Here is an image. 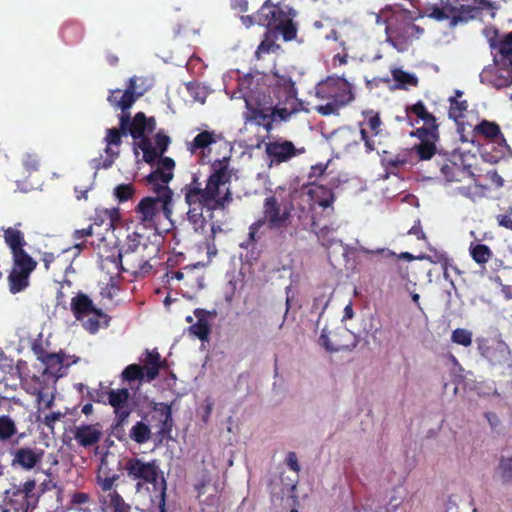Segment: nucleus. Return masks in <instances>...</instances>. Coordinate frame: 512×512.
<instances>
[{
	"instance_id": "nucleus-26",
	"label": "nucleus",
	"mask_w": 512,
	"mask_h": 512,
	"mask_svg": "<svg viewBox=\"0 0 512 512\" xmlns=\"http://www.w3.org/2000/svg\"><path fill=\"white\" fill-rule=\"evenodd\" d=\"M464 182H466L465 185L455 187V194L461 195L473 202L487 196L489 187L478 183L473 172L471 173V179H466Z\"/></svg>"
},
{
	"instance_id": "nucleus-60",
	"label": "nucleus",
	"mask_w": 512,
	"mask_h": 512,
	"mask_svg": "<svg viewBox=\"0 0 512 512\" xmlns=\"http://www.w3.org/2000/svg\"><path fill=\"white\" fill-rule=\"evenodd\" d=\"M23 166L29 172H35L40 167V159L36 154L28 153L23 158Z\"/></svg>"
},
{
	"instance_id": "nucleus-9",
	"label": "nucleus",
	"mask_w": 512,
	"mask_h": 512,
	"mask_svg": "<svg viewBox=\"0 0 512 512\" xmlns=\"http://www.w3.org/2000/svg\"><path fill=\"white\" fill-rule=\"evenodd\" d=\"M158 252V246L150 241L138 250H134L133 253L122 255L120 259L121 269L136 276L149 273L152 269L150 261L157 257Z\"/></svg>"
},
{
	"instance_id": "nucleus-23",
	"label": "nucleus",
	"mask_w": 512,
	"mask_h": 512,
	"mask_svg": "<svg viewBox=\"0 0 512 512\" xmlns=\"http://www.w3.org/2000/svg\"><path fill=\"white\" fill-rule=\"evenodd\" d=\"M147 185L149 186V190L155 194V196L151 197L161 202L163 216L171 220L174 194L172 189L168 184L162 182H152L147 183Z\"/></svg>"
},
{
	"instance_id": "nucleus-25",
	"label": "nucleus",
	"mask_w": 512,
	"mask_h": 512,
	"mask_svg": "<svg viewBox=\"0 0 512 512\" xmlns=\"http://www.w3.org/2000/svg\"><path fill=\"white\" fill-rule=\"evenodd\" d=\"M101 436L102 432L98 428V424L80 425L74 431V439L84 448L96 445L100 441Z\"/></svg>"
},
{
	"instance_id": "nucleus-22",
	"label": "nucleus",
	"mask_w": 512,
	"mask_h": 512,
	"mask_svg": "<svg viewBox=\"0 0 512 512\" xmlns=\"http://www.w3.org/2000/svg\"><path fill=\"white\" fill-rule=\"evenodd\" d=\"M71 311L74 317L83 321L90 315L106 316L102 309L95 306L92 299L85 293L79 292L71 299Z\"/></svg>"
},
{
	"instance_id": "nucleus-10",
	"label": "nucleus",
	"mask_w": 512,
	"mask_h": 512,
	"mask_svg": "<svg viewBox=\"0 0 512 512\" xmlns=\"http://www.w3.org/2000/svg\"><path fill=\"white\" fill-rule=\"evenodd\" d=\"M315 94L319 99L333 100L340 104H349L354 99L351 84L341 77H328L318 83Z\"/></svg>"
},
{
	"instance_id": "nucleus-55",
	"label": "nucleus",
	"mask_w": 512,
	"mask_h": 512,
	"mask_svg": "<svg viewBox=\"0 0 512 512\" xmlns=\"http://www.w3.org/2000/svg\"><path fill=\"white\" fill-rule=\"evenodd\" d=\"M347 104H340L337 101L327 100L324 105H318L315 109L322 116L338 114L339 110Z\"/></svg>"
},
{
	"instance_id": "nucleus-21",
	"label": "nucleus",
	"mask_w": 512,
	"mask_h": 512,
	"mask_svg": "<svg viewBox=\"0 0 512 512\" xmlns=\"http://www.w3.org/2000/svg\"><path fill=\"white\" fill-rule=\"evenodd\" d=\"M181 192L183 193L185 203L188 206L187 219L189 223L193 226L195 231H203L207 224L203 211L205 208H207L208 211H213L214 209L211 208L212 205L205 203L197 197L188 199V191Z\"/></svg>"
},
{
	"instance_id": "nucleus-6",
	"label": "nucleus",
	"mask_w": 512,
	"mask_h": 512,
	"mask_svg": "<svg viewBox=\"0 0 512 512\" xmlns=\"http://www.w3.org/2000/svg\"><path fill=\"white\" fill-rule=\"evenodd\" d=\"M416 18L407 9H394L385 20L386 42L398 52L408 50L414 40L424 33V28L415 24Z\"/></svg>"
},
{
	"instance_id": "nucleus-62",
	"label": "nucleus",
	"mask_w": 512,
	"mask_h": 512,
	"mask_svg": "<svg viewBox=\"0 0 512 512\" xmlns=\"http://www.w3.org/2000/svg\"><path fill=\"white\" fill-rule=\"evenodd\" d=\"M501 476L503 481H512V457L502 459L500 462Z\"/></svg>"
},
{
	"instance_id": "nucleus-16",
	"label": "nucleus",
	"mask_w": 512,
	"mask_h": 512,
	"mask_svg": "<svg viewBox=\"0 0 512 512\" xmlns=\"http://www.w3.org/2000/svg\"><path fill=\"white\" fill-rule=\"evenodd\" d=\"M126 134L127 133H123L120 126L119 128L107 129V133L104 138V141L106 143L105 153L107 154V157L104 160H102L101 158L94 159V168L108 169L113 165L116 158H118L120 154L119 148L122 144V135Z\"/></svg>"
},
{
	"instance_id": "nucleus-20",
	"label": "nucleus",
	"mask_w": 512,
	"mask_h": 512,
	"mask_svg": "<svg viewBox=\"0 0 512 512\" xmlns=\"http://www.w3.org/2000/svg\"><path fill=\"white\" fill-rule=\"evenodd\" d=\"M45 451L37 447H20L12 451V466L21 467L24 470H32L43 460Z\"/></svg>"
},
{
	"instance_id": "nucleus-28",
	"label": "nucleus",
	"mask_w": 512,
	"mask_h": 512,
	"mask_svg": "<svg viewBox=\"0 0 512 512\" xmlns=\"http://www.w3.org/2000/svg\"><path fill=\"white\" fill-rule=\"evenodd\" d=\"M194 315L197 318V322L190 325L188 328L189 333L198 339L205 341L208 339L211 332L210 324L207 321L209 312L202 308H196L194 310Z\"/></svg>"
},
{
	"instance_id": "nucleus-13",
	"label": "nucleus",
	"mask_w": 512,
	"mask_h": 512,
	"mask_svg": "<svg viewBox=\"0 0 512 512\" xmlns=\"http://www.w3.org/2000/svg\"><path fill=\"white\" fill-rule=\"evenodd\" d=\"M36 487L35 480L26 481L23 486H14L6 491V497L14 507L15 511L32 512L37 506L39 497L34 493Z\"/></svg>"
},
{
	"instance_id": "nucleus-63",
	"label": "nucleus",
	"mask_w": 512,
	"mask_h": 512,
	"mask_svg": "<svg viewBox=\"0 0 512 512\" xmlns=\"http://www.w3.org/2000/svg\"><path fill=\"white\" fill-rule=\"evenodd\" d=\"M119 475L113 474L112 476L100 478L98 477V483L101 487V489L106 492L110 491L112 487L114 486L115 482L118 480Z\"/></svg>"
},
{
	"instance_id": "nucleus-18",
	"label": "nucleus",
	"mask_w": 512,
	"mask_h": 512,
	"mask_svg": "<svg viewBox=\"0 0 512 512\" xmlns=\"http://www.w3.org/2000/svg\"><path fill=\"white\" fill-rule=\"evenodd\" d=\"M496 67L484 69L480 75L481 82L489 84L494 88L501 89L512 83V66L503 65L495 55Z\"/></svg>"
},
{
	"instance_id": "nucleus-61",
	"label": "nucleus",
	"mask_w": 512,
	"mask_h": 512,
	"mask_svg": "<svg viewBox=\"0 0 512 512\" xmlns=\"http://www.w3.org/2000/svg\"><path fill=\"white\" fill-rule=\"evenodd\" d=\"M104 317L105 316L90 315V316H88L87 320H85V321L83 320V327L89 333L94 334L100 328V319L104 318Z\"/></svg>"
},
{
	"instance_id": "nucleus-50",
	"label": "nucleus",
	"mask_w": 512,
	"mask_h": 512,
	"mask_svg": "<svg viewBox=\"0 0 512 512\" xmlns=\"http://www.w3.org/2000/svg\"><path fill=\"white\" fill-rule=\"evenodd\" d=\"M451 341L457 345L468 347L472 344V332L465 328H456L451 334Z\"/></svg>"
},
{
	"instance_id": "nucleus-64",
	"label": "nucleus",
	"mask_w": 512,
	"mask_h": 512,
	"mask_svg": "<svg viewBox=\"0 0 512 512\" xmlns=\"http://www.w3.org/2000/svg\"><path fill=\"white\" fill-rule=\"evenodd\" d=\"M450 9H452V5L447 4L442 8H435L432 12V15L438 20L449 19L451 18Z\"/></svg>"
},
{
	"instance_id": "nucleus-17",
	"label": "nucleus",
	"mask_w": 512,
	"mask_h": 512,
	"mask_svg": "<svg viewBox=\"0 0 512 512\" xmlns=\"http://www.w3.org/2000/svg\"><path fill=\"white\" fill-rule=\"evenodd\" d=\"M476 343L480 355L492 365H499L507 360L509 350L504 341L479 337Z\"/></svg>"
},
{
	"instance_id": "nucleus-58",
	"label": "nucleus",
	"mask_w": 512,
	"mask_h": 512,
	"mask_svg": "<svg viewBox=\"0 0 512 512\" xmlns=\"http://www.w3.org/2000/svg\"><path fill=\"white\" fill-rule=\"evenodd\" d=\"M66 413L55 411L51 412L42 419V423L51 431H54L55 424L65 417Z\"/></svg>"
},
{
	"instance_id": "nucleus-15",
	"label": "nucleus",
	"mask_w": 512,
	"mask_h": 512,
	"mask_svg": "<svg viewBox=\"0 0 512 512\" xmlns=\"http://www.w3.org/2000/svg\"><path fill=\"white\" fill-rule=\"evenodd\" d=\"M456 5H452L451 19L454 22L468 21L478 16L479 11L483 9H494V3L490 0H455Z\"/></svg>"
},
{
	"instance_id": "nucleus-12",
	"label": "nucleus",
	"mask_w": 512,
	"mask_h": 512,
	"mask_svg": "<svg viewBox=\"0 0 512 512\" xmlns=\"http://www.w3.org/2000/svg\"><path fill=\"white\" fill-rule=\"evenodd\" d=\"M319 342L328 352L352 351L358 345L356 336L344 327L334 331L324 328Z\"/></svg>"
},
{
	"instance_id": "nucleus-46",
	"label": "nucleus",
	"mask_w": 512,
	"mask_h": 512,
	"mask_svg": "<svg viewBox=\"0 0 512 512\" xmlns=\"http://www.w3.org/2000/svg\"><path fill=\"white\" fill-rule=\"evenodd\" d=\"M107 498V507L111 512H131V506L125 502L117 491L110 492Z\"/></svg>"
},
{
	"instance_id": "nucleus-33",
	"label": "nucleus",
	"mask_w": 512,
	"mask_h": 512,
	"mask_svg": "<svg viewBox=\"0 0 512 512\" xmlns=\"http://www.w3.org/2000/svg\"><path fill=\"white\" fill-rule=\"evenodd\" d=\"M311 200L323 208L332 207L335 201V195L332 189L324 187L323 185L315 186L309 190Z\"/></svg>"
},
{
	"instance_id": "nucleus-4",
	"label": "nucleus",
	"mask_w": 512,
	"mask_h": 512,
	"mask_svg": "<svg viewBox=\"0 0 512 512\" xmlns=\"http://www.w3.org/2000/svg\"><path fill=\"white\" fill-rule=\"evenodd\" d=\"M123 469L127 478L135 483L137 492H140L147 485H152L154 491L158 493L155 495V499L152 500L153 503L157 501V512H167V482L157 459L145 461L137 456L130 457L125 460Z\"/></svg>"
},
{
	"instance_id": "nucleus-42",
	"label": "nucleus",
	"mask_w": 512,
	"mask_h": 512,
	"mask_svg": "<svg viewBox=\"0 0 512 512\" xmlns=\"http://www.w3.org/2000/svg\"><path fill=\"white\" fill-rule=\"evenodd\" d=\"M391 73L398 89L406 90L409 86H418V78L412 73L406 72L400 68L393 69Z\"/></svg>"
},
{
	"instance_id": "nucleus-5",
	"label": "nucleus",
	"mask_w": 512,
	"mask_h": 512,
	"mask_svg": "<svg viewBox=\"0 0 512 512\" xmlns=\"http://www.w3.org/2000/svg\"><path fill=\"white\" fill-rule=\"evenodd\" d=\"M296 11L284 0H266L257 11L256 22L270 32H278L284 41H292L297 36V24L293 21Z\"/></svg>"
},
{
	"instance_id": "nucleus-2",
	"label": "nucleus",
	"mask_w": 512,
	"mask_h": 512,
	"mask_svg": "<svg viewBox=\"0 0 512 512\" xmlns=\"http://www.w3.org/2000/svg\"><path fill=\"white\" fill-rule=\"evenodd\" d=\"M230 157H223L215 160L212 165V173L206 181L205 188L201 187L198 177L193 176L191 183L186 184L181 191H188V199L197 197L207 204L212 205V209H225L232 202V192L229 187L221 195V188L228 185L231 181L232 171L229 169Z\"/></svg>"
},
{
	"instance_id": "nucleus-38",
	"label": "nucleus",
	"mask_w": 512,
	"mask_h": 512,
	"mask_svg": "<svg viewBox=\"0 0 512 512\" xmlns=\"http://www.w3.org/2000/svg\"><path fill=\"white\" fill-rule=\"evenodd\" d=\"M13 269L32 273L37 266V262L25 251L12 253Z\"/></svg>"
},
{
	"instance_id": "nucleus-51",
	"label": "nucleus",
	"mask_w": 512,
	"mask_h": 512,
	"mask_svg": "<svg viewBox=\"0 0 512 512\" xmlns=\"http://www.w3.org/2000/svg\"><path fill=\"white\" fill-rule=\"evenodd\" d=\"M135 194L133 184H119L114 188L113 195L119 202H126L130 200Z\"/></svg>"
},
{
	"instance_id": "nucleus-24",
	"label": "nucleus",
	"mask_w": 512,
	"mask_h": 512,
	"mask_svg": "<svg viewBox=\"0 0 512 512\" xmlns=\"http://www.w3.org/2000/svg\"><path fill=\"white\" fill-rule=\"evenodd\" d=\"M37 358L44 364L45 368L43 373L45 375L52 376L54 378H59L63 375V354L58 353H49L40 349L36 351Z\"/></svg>"
},
{
	"instance_id": "nucleus-48",
	"label": "nucleus",
	"mask_w": 512,
	"mask_h": 512,
	"mask_svg": "<svg viewBox=\"0 0 512 512\" xmlns=\"http://www.w3.org/2000/svg\"><path fill=\"white\" fill-rule=\"evenodd\" d=\"M16 432L15 422L7 415L0 416V440L10 439Z\"/></svg>"
},
{
	"instance_id": "nucleus-31",
	"label": "nucleus",
	"mask_w": 512,
	"mask_h": 512,
	"mask_svg": "<svg viewBox=\"0 0 512 512\" xmlns=\"http://www.w3.org/2000/svg\"><path fill=\"white\" fill-rule=\"evenodd\" d=\"M152 418H156L158 431L163 433L169 431L172 427L171 406L166 403H154Z\"/></svg>"
},
{
	"instance_id": "nucleus-53",
	"label": "nucleus",
	"mask_w": 512,
	"mask_h": 512,
	"mask_svg": "<svg viewBox=\"0 0 512 512\" xmlns=\"http://www.w3.org/2000/svg\"><path fill=\"white\" fill-rule=\"evenodd\" d=\"M363 116L367 122V125L371 132L374 135H378L381 130L382 121L380 119L379 113L374 112L373 110H368L363 112Z\"/></svg>"
},
{
	"instance_id": "nucleus-49",
	"label": "nucleus",
	"mask_w": 512,
	"mask_h": 512,
	"mask_svg": "<svg viewBox=\"0 0 512 512\" xmlns=\"http://www.w3.org/2000/svg\"><path fill=\"white\" fill-rule=\"evenodd\" d=\"M62 37L68 43L78 42L83 35V30L79 25L67 24L62 28Z\"/></svg>"
},
{
	"instance_id": "nucleus-35",
	"label": "nucleus",
	"mask_w": 512,
	"mask_h": 512,
	"mask_svg": "<svg viewBox=\"0 0 512 512\" xmlns=\"http://www.w3.org/2000/svg\"><path fill=\"white\" fill-rule=\"evenodd\" d=\"M119 219L120 213L118 208H96L93 224L98 226L106 224L109 227H114L115 222Z\"/></svg>"
},
{
	"instance_id": "nucleus-32",
	"label": "nucleus",
	"mask_w": 512,
	"mask_h": 512,
	"mask_svg": "<svg viewBox=\"0 0 512 512\" xmlns=\"http://www.w3.org/2000/svg\"><path fill=\"white\" fill-rule=\"evenodd\" d=\"M474 131L483 136L486 139H489L498 143H506L504 135L501 133L500 127L497 123L482 120L478 125H476Z\"/></svg>"
},
{
	"instance_id": "nucleus-8",
	"label": "nucleus",
	"mask_w": 512,
	"mask_h": 512,
	"mask_svg": "<svg viewBox=\"0 0 512 512\" xmlns=\"http://www.w3.org/2000/svg\"><path fill=\"white\" fill-rule=\"evenodd\" d=\"M292 211V204L282 203L275 195H271L264 199L263 217L259 220L272 230H280L291 224Z\"/></svg>"
},
{
	"instance_id": "nucleus-1",
	"label": "nucleus",
	"mask_w": 512,
	"mask_h": 512,
	"mask_svg": "<svg viewBox=\"0 0 512 512\" xmlns=\"http://www.w3.org/2000/svg\"><path fill=\"white\" fill-rule=\"evenodd\" d=\"M297 95L295 82L289 75L273 72L243 95L246 107L243 118L269 133L294 115L308 112Z\"/></svg>"
},
{
	"instance_id": "nucleus-14",
	"label": "nucleus",
	"mask_w": 512,
	"mask_h": 512,
	"mask_svg": "<svg viewBox=\"0 0 512 512\" xmlns=\"http://www.w3.org/2000/svg\"><path fill=\"white\" fill-rule=\"evenodd\" d=\"M305 152V148H297L292 141L277 139L265 144V153L269 158V166L280 165Z\"/></svg>"
},
{
	"instance_id": "nucleus-56",
	"label": "nucleus",
	"mask_w": 512,
	"mask_h": 512,
	"mask_svg": "<svg viewBox=\"0 0 512 512\" xmlns=\"http://www.w3.org/2000/svg\"><path fill=\"white\" fill-rule=\"evenodd\" d=\"M329 300V297H327L325 293H321L314 297L310 312L312 314L318 313L319 315H322L328 306Z\"/></svg>"
},
{
	"instance_id": "nucleus-7",
	"label": "nucleus",
	"mask_w": 512,
	"mask_h": 512,
	"mask_svg": "<svg viewBox=\"0 0 512 512\" xmlns=\"http://www.w3.org/2000/svg\"><path fill=\"white\" fill-rule=\"evenodd\" d=\"M406 119L411 127H414L420 121H423V126L411 132L412 136L417 138L432 137L434 140H439V125L436 117L430 113L422 101L407 106L405 109Z\"/></svg>"
},
{
	"instance_id": "nucleus-19",
	"label": "nucleus",
	"mask_w": 512,
	"mask_h": 512,
	"mask_svg": "<svg viewBox=\"0 0 512 512\" xmlns=\"http://www.w3.org/2000/svg\"><path fill=\"white\" fill-rule=\"evenodd\" d=\"M134 211L137 219L145 228H155L158 217L162 213L161 202L150 196L144 197L136 205Z\"/></svg>"
},
{
	"instance_id": "nucleus-54",
	"label": "nucleus",
	"mask_w": 512,
	"mask_h": 512,
	"mask_svg": "<svg viewBox=\"0 0 512 512\" xmlns=\"http://www.w3.org/2000/svg\"><path fill=\"white\" fill-rule=\"evenodd\" d=\"M174 174L172 172L163 171V169L157 167L149 175L146 176V182H162L168 184L173 179Z\"/></svg>"
},
{
	"instance_id": "nucleus-39",
	"label": "nucleus",
	"mask_w": 512,
	"mask_h": 512,
	"mask_svg": "<svg viewBox=\"0 0 512 512\" xmlns=\"http://www.w3.org/2000/svg\"><path fill=\"white\" fill-rule=\"evenodd\" d=\"M420 143L413 147L420 160H430L436 153V142L432 137L419 138Z\"/></svg>"
},
{
	"instance_id": "nucleus-29",
	"label": "nucleus",
	"mask_w": 512,
	"mask_h": 512,
	"mask_svg": "<svg viewBox=\"0 0 512 512\" xmlns=\"http://www.w3.org/2000/svg\"><path fill=\"white\" fill-rule=\"evenodd\" d=\"M20 226L21 223H17L13 227L2 229L4 241L10 248L11 254L24 250V246L26 245L24 233L18 228Z\"/></svg>"
},
{
	"instance_id": "nucleus-30",
	"label": "nucleus",
	"mask_w": 512,
	"mask_h": 512,
	"mask_svg": "<svg viewBox=\"0 0 512 512\" xmlns=\"http://www.w3.org/2000/svg\"><path fill=\"white\" fill-rule=\"evenodd\" d=\"M441 173L448 182H464L466 179H471L472 171L467 167L450 161L442 165Z\"/></svg>"
},
{
	"instance_id": "nucleus-52",
	"label": "nucleus",
	"mask_w": 512,
	"mask_h": 512,
	"mask_svg": "<svg viewBox=\"0 0 512 512\" xmlns=\"http://www.w3.org/2000/svg\"><path fill=\"white\" fill-rule=\"evenodd\" d=\"M311 230L315 232L316 236L318 237V240L321 242L322 245H330L332 243V240L330 238L332 232L334 231L332 227L325 225L319 228L317 223L315 221H312Z\"/></svg>"
},
{
	"instance_id": "nucleus-34",
	"label": "nucleus",
	"mask_w": 512,
	"mask_h": 512,
	"mask_svg": "<svg viewBox=\"0 0 512 512\" xmlns=\"http://www.w3.org/2000/svg\"><path fill=\"white\" fill-rule=\"evenodd\" d=\"M31 273L11 269L8 275L9 290L12 294L19 293L26 289L29 285V278Z\"/></svg>"
},
{
	"instance_id": "nucleus-11",
	"label": "nucleus",
	"mask_w": 512,
	"mask_h": 512,
	"mask_svg": "<svg viewBox=\"0 0 512 512\" xmlns=\"http://www.w3.org/2000/svg\"><path fill=\"white\" fill-rule=\"evenodd\" d=\"M130 392L127 388L110 389L107 391V400L114 410L115 418L112 425L113 432L120 440L118 433L124 432V425L133 411L129 403Z\"/></svg>"
},
{
	"instance_id": "nucleus-27",
	"label": "nucleus",
	"mask_w": 512,
	"mask_h": 512,
	"mask_svg": "<svg viewBox=\"0 0 512 512\" xmlns=\"http://www.w3.org/2000/svg\"><path fill=\"white\" fill-rule=\"evenodd\" d=\"M144 371L146 372V382L155 380L161 369L167 366L166 360L161 359V355L157 349L146 350L145 358L143 359Z\"/></svg>"
},
{
	"instance_id": "nucleus-44",
	"label": "nucleus",
	"mask_w": 512,
	"mask_h": 512,
	"mask_svg": "<svg viewBox=\"0 0 512 512\" xmlns=\"http://www.w3.org/2000/svg\"><path fill=\"white\" fill-rule=\"evenodd\" d=\"M129 436L135 443L144 444L151 439V428L145 422L137 421L130 429Z\"/></svg>"
},
{
	"instance_id": "nucleus-36",
	"label": "nucleus",
	"mask_w": 512,
	"mask_h": 512,
	"mask_svg": "<svg viewBox=\"0 0 512 512\" xmlns=\"http://www.w3.org/2000/svg\"><path fill=\"white\" fill-rule=\"evenodd\" d=\"M216 135L213 131H202L199 134H197L193 141L187 144V149L192 153L195 154L197 151L208 148L211 144L215 143Z\"/></svg>"
},
{
	"instance_id": "nucleus-41",
	"label": "nucleus",
	"mask_w": 512,
	"mask_h": 512,
	"mask_svg": "<svg viewBox=\"0 0 512 512\" xmlns=\"http://www.w3.org/2000/svg\"><path fill=\"white\" fill-rule=\"evenodd\" d=\"M37 386L34 387L32 390H30V393L32 395L36 396V401L38 403V410H48L51 409L55 402V395L54 393H50L49 397L47 396V393L44 392V388L42 387L39 378L35 379Z\"/></svg>"
},
{
	"instance_id": "nucleus-57",
	"label": "nucleus",
	"mask_w": 512,
	"mask_h": 512,
	"mask_svg": "<svg viewBox=\"0 0 512 512\" xmlns=\"http://www.w3.org/2000/svg\"><path fill=\"white\" fill-rule=\"evenodd\" d=\"M17 372L13 365L0 362V383H4L6 386L10 380L15 379Z\"/></svg>"
},
{
	"instance_id": "nucleus-37",
	"label": "nucleus",
	"mask_w": 512,
	"mask_h": 512,
	"mask_svg": "<svg viewBox=\"0 0 512 512\" xmlns=\"http://www.w3.org/2000/svg\"><path fill=\"white\" fill-rule=\"evenodd\" d=\"M148 242H150L149 238L145 237L143 234L136 231L132 232L127 236L125 243L119 251V260L122 258V255L133 253L134 250H138Z\"/></svg>"
},
{
	"instance_id": "nucleus-3",
	"label": "nucleus",
	"mask_w": 512,
	"mask_h": 512,
	"mask_svg": "<svg viewBox=\"0 0 512 512\" xmlns=\"http://www.w3.org/2000/svg\"><path fill=\"white\" fill-rule=\"evenodd\" d=\"M137 79H129L127 88L110 90L107 101L111 106L121 109L119 117L120 127L123 133H129L133 139H138L151 134L156 129V120L154 117H146L145 113L138 112L131 119L127 111L133 106L140 94L135 93Z\"/></svg>"
},
{
	"instance_id": "nucleus-40",
	"label": "nucleus",
	"mask_w": 512,
	"mask_h": 512,
	"mask_svg": "<svg viewBox=\"0 0 512 512\" xmlns=\"http://www.w3.org/2000/svg\"><path fill=\"white\" fill-rule=\"evenodd\" d=\"M493 48L497 50L501 57L499 62L510 66V61H512V32L506 34L498 43L493 44Z\"/></svg>"
},
{
	"instance_id": "nucleus-45",
	"label": "nucleus",
	"mask_w": 512,
	"mask_h": 512,
	"mask_svg": "<svg viewBox=\"0 0 512 512\" xmlns=\"http://www.w3.org/2000/svg\"><path fill=\"white\" fill-rule=\"evenodd\" d=\"M121 377L123 381L129 383L136 380L142 382L146 381V372L144 371V367H142V365L134 363L125 367L121 373Z\"/></svg>"
},
{
	"instance_id": "nucleus-43",
	"label": "nucleus",
	"mask_w": 512,
	"mask_h": 512,
	"mask_svg": "<svg viewBox=\"0 0 512 512\" xmlns=\"http://www.w3.org/2000/svg\"><path fill=\"white\" fill-rule=\"evenodd\" d=\"M469 253L472 259L479 265H485L493 256L489 246L475 242L470 244Z\"/></svg>"
},
{
	"instance_id": "nucleus-59",
	"label": "nucleus",
	"mask_w": 512,
	"mask_h": 512,
	"mask_svg": "<svg viewBox=\"0 0 512 512\" xmlns=\"http://www.w3.org/2000/svg\"><path fill=\"white\" fill-rule=\"evenodd\" d=\"M155 149L161 154L163 155L170 143H171V140H170V137L162 132H158L156 135H155Z\"/></svg>"
},
{
	"instance_id": "nucleus-47",
	"label": "nucleus",
	"mask_w": 512,
	"mask_h": 512,
	"mask_svg": "<svg viewBox=\"0 0 512 512\" xmlns=\"http://www.w3.org/2000/svg\"><path fill=\"white\" fill-rule=\"evenodd\" d=\"M468 109L466 100H457L456 97L450 98L449 117L455 121L464 117V113Z\"/></svg>"
}]
</instances>
